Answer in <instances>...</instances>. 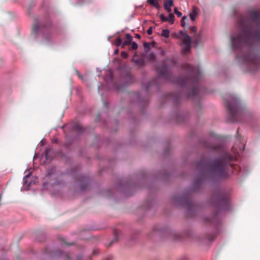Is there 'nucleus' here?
I'll return each instance as SVG.
<instances>
[{"mask_svg":"<svg viewBox=\"0 0 260 260\" xmlns=\"http://www.w3.org/2000/svg\"><path fill=\"white\" fill-rule=\"evenodd\" d=\"M40 28V24L37 20H35L32 28V33L36 34Z\"/></svg>","mask_w":260,"mask_h":260,"instance_id":"nucleus-12","label":"nucleus"},{"mask_svg":"<svg viewBox=\"0 0 260 260\" xmlns=\"http://www.w3.org/2000/svg\"><path fill=\"white\" fill-rule=\"evenodd\" d=\"M179 34L181 35V36H183V35H187L186 34V31L184 30V32L183 31H180V32H179Z\"/></svg>","mask_w":260,"mask_h":260,"instance_id":"nucleus-33","label":"nucleus"},{"mask_svg":"<svg viewBox=\"0 0 260 260\" xmlns=\"http://www.w3.org/2000/svg\"><path fill=\"white\" fill-rule=\"evenodd\" d=\"M173 201L175 203L180 204L181 205L183 206H186V207H188L190 205H192L189 202L188 200L183 197H175L173 198Z\"/></svg>","mask_w":260,"mask_h":260,"instance_id":"nucleus-7","label":"nucleus"},{"mask_svg":"<svg viewBox=\"0 0 260 260\" xmlns=\"http://www.w3.org/2000/svg\"><path fill=\"white\" fill-rule=\"evenodd\" d=\"M174 5L173 0H166L164 2V8H171Z\"/></svg>","mask_w":260,"mask_h":260,"instance_id":"nucleus-13","label":"nucleus"},{"mask_svg":"<svg viewBox=\"0 0 260 260\" xmlns=\"http://www.w3.org/2000/svg\"><path fill=\"white\" fill-rule=\"evenodd\" d=\"M143 46L144 47L145 51L146 52H148L150 48V44L148 42H145L143 44Z\"/></svg>","mask_w":260,"mask_h":260,"instance_id":"nucleus-22","label":"nucleus"},{"mask_svg":"<svg viewBox=\"0 0 260 260\" xmlns=\"http://www.w3.org/2000/svg\"><path fill=\"white\" fill-rule=\"evenodd\" d=\"M121 56L123 58H126L128 56V53L126 52L122 51L121 52Z\"/></svg>","mask_w":260,"mask_h":260,"instance_id":"nucleus-27","label":"nucleus"},{"mask_svg":"<svg viewBox=\"0 0 260 260\" xmlns=\"http://www.w3.org/2000/svg\"><path fill=\"white\" fill-rule=\"evenodd\" d=\"M250 22H246L243 16L238 20L239 34L231 38L233 49L241 50L244 46L248 47V53L242 56L247 70L255 72L260 69V58L252 49L254 42H260V12L252 11L249 13Z\"/></svg>","mask_w":260,"mask_h":260,"instance_id":"nucleus-1","label":"nucleus"},{"mask_svg":"<svg viewBox=\"0 0 260 260\" xmlns=\"http://www.w3.org/2000/svg\"><path fill=\"white\" fill-rule=\"evenodd\" d=\"M189 29L191 34L195 33L197 31V28L195 26L190 27Z\"/></svg>","mask_w":260,"mask_h":260,"instance_id":"nucleus-28","label":"nucleus"},{"mask_svg":"<svg viewBox=\"0 0 260 260\" xmlns=\"http://www.w3.org/2000/svg\"><path fill=\"white\" fill-rule=\"evenodd\" d=\"M164 9L169 13V14H171V13H172V9H171V8H167L166 7V8H164Z\"/></svg>","mask_w":260,"mask_h":260,"instance_id":"nucleus-31","label":"nucleus"},{"mask_svg":"<svg viewBox=\"0 0 260 260\" xmlns=\"http://www.w3.org/2000/svg\"><path fill=\"white\" fill-rule=\"evenodd\" d=\"M237 136L236 142L231 149V152H228L221 145H216L210 142L204 140L202 142L204 147L210 150V151L217 154L220 160L210 161L204 157L198 162H224V161H236L244 148V144L241 142V139L239 137V128L237 131Z\"/></svg>","mask_w":260,"mask_h":260,"instance_id":"nucleus-3","label":"nucleus"},{"mask_svg":"<svg viewBox=\"0 0 260 260\" xmlns=\"http://www.w3.org/2000/svg\"><path fill=\"white\" fill-rule=\"evenodd\" d=\"M50 26V24H49V25H47V26H46L45 27H49V26Z\"/></svg>","mask_w":260,"mask_h":260,"instance_id":"nucleus-40","label":"nucleus"},{"mask_svg":"<svg viewBox=\"0 0 260 260\" xmlns=\"http://www.w3.org/2000/svg\"><path fill=\"white\" fill-rule=\"evenodd\" d=\"M182 96V94L178 93H170L169 95L167 96L166 99L167 100H172L175 103H178L181 98Z\"/></svg>","mask_w":260,"mask_h":260,"instance_id":"nucleus-8","label":"nucleus"},{"mask_svg":"<svg viewBox=\"0 0 260 260\" xmlns=\"http://www.w3.org/2000/svg\"><path fill=\"white\" fill-rule=\"evenodd\" d=\"M227 164H198V167L203 170L198 175L196 180L197 185H199L203 180L206 178H222L228 176L226 170Z\"/></svg>","mask_w":260,"mask_h":260,"instance_id":"nucleus-4","label":"nucleus"},{"mask_svg":"<svg viewBox=\"0 0 260 260\" xmlns=\"http://www.w3.org/2000/svg\"><path fill=\"white\" fill-rule=\"evenodd\" d=\"M31 172H30L28 174L26 175L24 177H23V181H24V184H25L26 182V181L25 180L27 178H28L30 174H31Z\"/></svg>","mask_w":260,"mask_h":260,"instance_id":"nucleus-29","label":"nucleus"},{"mask_svg":"<svg viewBox=\"0 0 260 260\" xmlns=\"http://www.w3.org/2000/svg\"><path fill=\"white\" fill-rule=\"evenodd\" d=\"M228 203L226 196L218 189L212 193L209 201V204L216 209L217 211L225 210Z\"/></svg>","mask_w":260,"mask_h":260,"instance_id":"nucleus-6","label":"nucleus"},{"mask_svg":"<svg viewBox=\"0 0 260 260\" xmlns=\"http://www.w3.org/2000/svg\"><path fill=\"white\" fill-rule=\"evenodd\" d=\"M114 241H114V240H113V241L111 242V243H110V245H111V244H112V243H113V242H114Z\"/></svg>","mask_w":260,"mask_h":260,"instance_id":"nucleus-39","label":"nucleus"},{"mask_svg":"<svg viewBox=\"0 0 260 260\" xmlns=\"http://www.w3.org/2000/svg\"><path fill=\"white\" fill-rule=\"evenodd\" d=\"M132 45H131V49L132 50H137L138 49V45L135 42H132Z\"/></svg>","mask_w":260,"mask_h":260,"instance_id":"nucleus-25","label":"nucleus"},{"mask_svg":"<svg viewBox=\"0 0 260 260\" xmlns=\"http://www.w3.org/2000/svg\"><path fill=\"white\" fill-rule=\"evenodd\" d=\"M182 49L184 53L189 52L190 49V44H183Z\"/></svg>","mask_w":260,"mask_h":260,"instance_id":"nucleus-17","label":"nucleus"},{"mask_svg":"<svg viewBox=\"0 0 260 260\" xmlns=\"http://www.w3.org/2000/svg\"><path fill=\"white\" fill-rule=\"evenodd\" d=\"M174 13L178 17H180L182 16V13L179 11L177 8H175Z\"/></svg>","mask_w":260,"mask_h":260,"instance_id":"nucleus-26","label":"nucleus"},{"mask_svg":"<svg viewBox=\"0 0 260 260\" xmlns=\"http://www.w3.org/2000/svg\"><path fill=\"white\" fill-rule=\"evenodd\" d=\"M168 21L171 24L174 22V15L173 13L169 14Z\"/></svg>","mask_w":260,"mask_h":260,"instance_id":"nucleus-19","label":"nucleus"},{"mask_svg":"<svg viewBox=\"0 0 260 260\" xmlns=\"http://www.w3.org/2000/svg\"><path fill=\"white\" fill-rule=\"evenodd\" d=\"M159 1L160 0H147V3L152 6L154 7L157 10H159L160 8L159 4Z\"/></svg>","mask_w":260,"mask_h":260,"instance_id":"nucleus-11","label":"nucleus"},{"mask_svg":"<svg viewBox=\"0 0 260 260\" xmlns=\"http://www.w3.org/2000/svg\"><path fill=\"white\" fill-rule=\"evenodd\" d=\"M115 45L117 47H119L121 45H122V41L120 37H117L115 42Z\"/></svg>","mask_w":260,"mask_h":260,"instance_id":"nucleus-21","label":"nucleus"},{"mask_svg":"<svg viewBox=\"0 0 260 260\" xmlns=\"http://www.w3.org/2000/svg\"><path fill=\"white\" fill-rule=\"evenodd\" d=\"M187 21H188V18L186 16H184L183 17H182V18L181 20V26L183 27L185 26V25Z\"/></svg>","mask_w":260,"mask_h":260,"instance_id":"nucleus-20","label":"nucleus"},{"mask_svg":"<svg viewBox=\"0 0 260 260\" xmlns=\"http://www.w3.org/2000/svg\"><path fill=\"white\" fill-rule=\"evenodd\" d=\"M230 165V166L232 168L233 167V165H232V164H229Z\"/></svg>","mask_w":260,"mask_h":260,"instance_id":"nucleus-38","label":"nucleus"},{"mask_svg":"<svg viewBox=\"0 0 260 260\" xmlns=\"http://www.w3.org/2000/svg\"><path fill=\"white\" fill-rule=\"evenodd\" d=\"M147 58L152 62H155L156 60V57L153 52H150L148 54Z\"/></svg>","mask_w":260,"mask_h":260,"instance_id":"nucleus-14","label":"nucleus"},{"mask_svg":"<svg viewBox=\"0 0 260 260\" xmlns=\"http://www.w3.org/2000/svg\"><path fill=\"white\" fill-rule=\"evenodd\" d=\"M161 35L165 38H169L170 36V30L168 29H163Z\"/></svg>","mask_w":260,"mask_h":260,"instance_id":"nucleus-16","label":"nucleus"},{"mask_svg":"<svg viewBox=\"0 0 260 260\" xmlns=\"http://www.w3.org/2000/svg\"><path fill=\"white\" fill-rule=\"evenodd\" d=\"M126 40L123 42L122 47L124 48L125 46H129L132 42L133 37L129 34L126 35Z\"/></svg>","mask_w":260,"mask_h":260,"instance_id":"nucleus-10","label":"nucleus"},{"mask_svg":"<svg viewBox=\"0 0 260 260\" xmlns=\"http://www.w3.org/2000/svg\"><path fill=\"white\" fill-rule=\"evenodd\" d=\"M176 63V61L174 58H166L163 60L161 64L156 68V71L159 74L158 78H162L166 80L170 81L176 84H179L183 87L187 86L191 88L187 94L188 98H196L198 96L199 92L198 82L201 77V72L198 68H196L189 64L185 63L183 65L184 70L189 73L187 77L172 79V75L170 69Z\"/></svg>","mask_w":260,"mask_h":260,"instance_id":"nucleus-2","label":"nucleus"},{"mask_svg":"<svg viewBox=\"0 0 260 260\" xmlns=\"http://www.w3.org/2000/svg\"><path fill=\"white\" fill-rule=\"evenodd\" d=\"M190 37L188 35H186L182 40L183 44H190Z\"/></svg>","mask_w":260,"mask_h":260,"instance_id":"nucleus-15","label":"nucleus"},{"mask_svg":"<svg viewBox=\"0 0 260 260\" xmlns=\"http://www.w3.org/2000/svg\"><path fill=\"white\" fill-rule=\"evenodd\" d=\"M73 130L81 133L83 131V128L79 124H76L73 127Z\"/></svg>","mask_w":260,"mask_h":260,"instance_id":"nucleus-18","label":"nucleus"},{"mask_svg":"<svg viewBox=\"0 0 260 260\" xmlns=\"http://www.w3.org/2000/svg\"><path fill=\"white\" fill-rule=\"evenodd\" d=\"M200 39H201V36L200 35H198L194 40V42L196 44V47H197L199 44L200 43Z\"/></svg>","mask_w":260,"mask_h":260,"instance_id":"nucleus-23","label":"nucleus"},{"mask_svg":"<svg viewBox=\"0 0 260 260\" xmlns=\"http://www.w3.org/2000/svg\"><path fill=\"white\" fill-rule=\"evenodd\" d=\"M118 240V235H117V233L116 232H115L114 233V240L115 241H117Z\"/></svg>","mask_w":260,"mask_h":260,"instance_id":"nucleus-32","label":"nucleus"},{"mask_svg":"<svg viewBox=\"0 0 260 260\" xmlns=\"http://www.w3.org/2000/svg\"><path fill=\"white\" fill-rule=\"evenodd\" d=\"M159 18L161 21L163 22H166L168 21V17L165 16V15L163 14H161L159 15Z\"/></svg>","mask_w":260,"mask_h":260,"instance_id":"nucleus-24","label":"nucleus"},{"mask_svg":"<svg viewBox=\"0 0 260 260\" xmlns=\"http://www.w3.org/2000/svg\"><path fill=\"white\" fill-rule=\"evenodd\" d=\"M199 10L196 7L193 6L191 12L189 14V17L192 21H194L196 18L199 15Z\"/></svg>","mask_w":260,"mask_h":260,"instance_id":"nucleus-9","label":"nucleus"},{"mask_svg":"<svg viewBox=\"0 0 260 260\" xmlns=\"http://www.w3.org/2000/svg\"><path fill=\"white\" fill-rule=\"evenodd\" d=\"M150 84L149 83V85L146 87V90H148Z\"/></svg>","mask_w":260,"mask_h":260,"instance_id":"nucleus-36","label":"nucleus"},{"mask_svg":"<svg viewBox=\"0 0 260 260\" xmlns=\"http://www.w3.org/2000/svg\"><path fill=\"white\" fill-rule=\"evenodd\" d=\"M85 189V187L84 186V185H81V189L83 190Z\"/></svg>","mask_w":260,"mask_h":260,"instance_id":"nucleus-35","label":"nucleus"},{"mask_svg":"<svg viewBox=\"0 0 260 260\" xmlns=\"http://www.w3.org/2000/svg\"><path fill=\"white\" fill-rule=\"evenodd\" d=\"M225 104L228 111V120L231 122L240 121V117L244 114V109L238 98L235 95H230L229 99L225 100Z\"/></svg>","mask_w":260,"mask_h":260,"instance_id":"nucleus-5","label":"nucleus"},{"mask_svg":"<svg viewBox=\"0 0 260 260\" xmlns=\"http://www.w3.org/2000/svg\"><path fill=\"white\" fill-rule=\"evenodd\" d=\"M118 49H117L115 51V53L116 54L118 53Z\"/></svg>","mask_w":260,"mask_h":260,"instance_id":"nucleus-37","label":"nucleus"},{"mask_svg":"<svg viewBox=\"0 0 260 260\" xmlns=\"http://www.w3.org/2000/svg\"><path fill=\"white\" fill-rule=\"evenodd\" d=\"M136 38H137L138 39H140L141 38V36L139 34H138L136 35Z\"/></svg>","mask_w":260,"mask_h":260,"instance_id":"nucleus-34","label":"nucleus"},{"mask_svg":"<svg viewBox=\"0 0 260 260\" xmlns=\"http://www.w3.org/2000/svg\"><path fill=\"white\" fill-rule=\"evenodd\" d=\"M147 32L149 35H151L152 34V27H150L147 30Z\"/></svg>","mask_w":260,"mask_h":260,"instance_id":"nucleus-30","label":"nucleus"},{"mask_svg":"<svg viewBox=\"0 0 260 260\" xmlns=\"http://www.w3.org/2000/svg\"><path fill=\"white\" fill-rule=\"evenodd\" d=\"M106 260H110V258H107Z\"/></svg>","mask_w":260,"mask_h":260,"instance_id":"nucleus-41","label":"nucleus"}]
</instances>
